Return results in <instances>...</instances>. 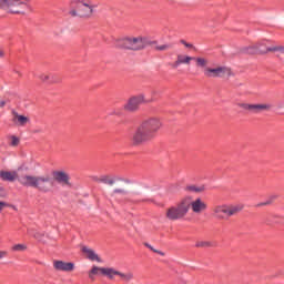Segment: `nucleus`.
<instances>
[{"mask_svg": "<svg viewBox=\"0 0 284 284\" xmlns=\"http://www.w3.org/2000/svg\"><path fill=\"white\" fill-rule=\"evenodd\" d=\"M70 6L75 8L69 11L70 17H80V19H90L97 10V4L91 0H71Z\"/></svg>", "mask_w": 284, "mask_h": 284, "instance_id": "f257e3e1", "label": "nucleus"}, {"mask_svg": "<svg viewBox=\"0 0 284 284\" xmlns=\"http://www.w3.org/2000/svg\"><path fill=\"white\" fill-rule=\"evenodd\" d=\"M243 210L242 205L220 204L212 209L213 216L217 221H229L231 216L239 214Z\"/></svg>", "mask_w": 284, "mask_h": 284, "instance_id": "f03ea898", "label": "nucleus"}, {"mask_svg": "<svg viewBox=\"0 0 284 284\" xmlns=\"http://www.w3.org/2000/svg\"><path fill=\"white\" fill-rule=\"evenodd\" d=\"M30 0H0V10L8 14H26Z\"/></svg>", "mask_w": 284, "mask_h": 284, "instance_id": "7ed1b4c3", "label": "nucleus"}, {"mask_svg": "<svg viewBox=\"0 0 284 284\" xmlns=\"http://www.w3.org/2000/svg\"><path fill=\"white\" fill-rule=\"evenodd\" d=\"M187 204L185 203V197H183L175 205L166 209L165 217L169 221H181L187 216Z\"/></svg>", "mask_w": 284, "mask_h": 284, "instance_id": "20e7f679", "label": "nucleus"}, {"mask_svg": "<svg viewBox=\"0 0 284 284\" xmlns=\"http://www.w3.org/2000/svg\"><path fill=\"white\" fill-rule=\"evenodd\" d=\"M118 48L121 50L139 51L145 49V40L142 37L138 38H123L118 40Z\"/></svg>", "mask_w": 284, "mask_h": 284, "instance_id": "39448f33", "label": "nucleus"}, {"mask_svg": "<svg viewBox=\"0 0 284 284\" xmlns=\"http://www.w3.org/2000/svg\"><path fill=\"white\" fill-rule=\"evenodd\" d=\"M191 61H195L197 68H207V59L205 58H194V57H190V55H183V54H178L176 61L169 63L170 68H172V70H176V68H179V65H190Z\"/></svg>", "mask_w": 284, "mask_h": 284, "instance_id": "423d86ee", "label": "nucleus"}, {"mask_svg": "<svg viewBox=\"0 0 284 284\" xmlns=\"http://www.w3.org/2000/svg\"><path fill=\"white\" fill-rule=\"evenodd\" d=\"M204 77L206 79H223V77H234L232 68L230 67H216V68H206L204 67Z\"/></svg>", "mask_w": 284, "mask_h": 284, "instance_id": "0eeeda50", "label": "nucleus"}, {"mask_svg": "<svg viewBox=\"0 0 284 284\" xmlns=\"http://www.w3.org/2000/svg\"><path fill=\"white\" fill-rule=\"evenodd\" d=\"M184 203L186 204L187 212L191 209L193 214H203L207 210V203L201 197L192 200V196H185Z\"/></svg>", "mask_w": 284, "mask_h": 284, "instance_id": "6e6552de", "label": "nucleus"}, {"mask_svg": "<svg viewBox=\"0 0 284 284\" xmlns=\"http://www.w3.org/2000/svg\"><path fill=\"white\" fill-rule=\"evenodd\" d=\"M140 125L151 135V138L155 139L159 131L163 128V122L159 118H149L144 120Z\"/></svg>", "mask_w": 284, "mask_h": 284, "instance_id": "1a4fd4ad", "label": "nucleus"}, {"mask_svg": "<svg viewBox=\"0 0 284 284\" xmlns=\"http://www.w3.org/2000/svg\"><path fill=\"white\" fill-rule=\"evenodd\" d=\"M152 140V135L140 124L132 134L131 143L132 145H143L144 143H150Z\"/></svg>", "mask_w": 284, "mask_h": 284, "instance_id": "9d476101", "label": "nucleus"}, {"mask_svg": "<svg viewBox=\"0 0 284 284\" xmlns=\"http://www.w3.org/2000/svg\"><path fill=\"white\" fill-rule=\"evenodd\" d=\"M250 50L251 54H267V52H284V47H267V40H263Z\"/></svg>", "mask_w": 284, "mask_h": 284, "instance_id": "9b49d317", "label": "nucleus"}, {"mask_svg": "<svg viewBox=\"0 0 284 284\" xmlns=\"http://www.w3.org/2000/svg\"><path fill=\"white\" fill-rule=\"evenodd\" d=\"M239 108L242 110H246L248 112H254L255 114L258 112H263L265 110H271V104H250V103H239Z\"/></svg>", "mask_w": 284, "mask_h": 284, "instance_id": "f8f14e48", "label": "nucleus"}, {"mask_svg": "<svg viewBox=\"0 0 284 284\" xmlns=\"http://www.w3.org/2000/svg\"><path fill=\"white\" fill-rule=\"evenodd\" d=\"M145 102V97L143 95L133 97L124 105V110H126L128 112H135V110H139V105Z\"/></svg>", "mask_w": 284, "mask_h": 284, "instance_id": "ddd939ff", "label": "nucleus"}, {"mask_svg": "<svg viewBox=\"0 0 284 284\" xmlns=\"http://www.w3.org/2000/svg\"><path fill=\"white\" fill-rule=\"evenodd\" d=\"M53 267L57 272H74V263L72 262L55 260L53 261Z\"/></svg>", "mask_w": 284, "mask_h": 284, "instance_id": "4468645a", "label": "nucleus"}, {"mask_svg": "<svg viewBox=\"0 0 284 284\" xmlns=\"http://www.w3.org/2000/svg\"><path fill=\"white\" fill-rule=\"evenodd\" d=\"M49 182L50 176H38L34 189L39 190V192L48 193L50 192V185H48Z\"/></svg>", "mask_w": 284, "mask_h": 284, "instance_id": "2eb2a0df", "label": "nucleus"}, {"mask_svg": "<svg viewBox=\"0 0 284 284\" xmlns=\"http://www.w3.org/2000/svg\"><path fill=\"white\" fill-rule=\"evenodd\" d=\"M11 114L12 123H14V125H18L19 128H26V124L30 123V118L19 114V112H17L16 110H12Z\"/></svg>", "mask_w": 284, "mask_h": 284, "instance_id": "dca6fc26", "label": "nucleus"}, {"mask_svg": "<svg viewBox=\"0 0 284 284\" xmlns=\"http://www.w3.org/2000/svg\"><path fill=\"white\" fill-rule=\"evenodd\" d=\"M53 179L62 185H70V175L64 171H54Z\"/></svg>", "mask_w": 284, "mask_h": 284, "instance_id": "f3484780", "label": "nucleus"}, {"mask_svg": "<svg viewBox=\"0 0 284 284\" xmlns=\"http://www.w3.org/2000/svg\"><path fill=\"white\" fill-rule=\"evenodd\" d=\"M38 178L34 175H23L19 181L24 187H36Z\"/></svg>", "mask_w": 284, "mask_h": 284, "instance_id": "a211bd4d", "label": "nucleus"}, {"mask_svg": "<svg viewBox=\"0 0 284 284\" xmlns=\"http://www.w3.org/2000/svg\"><path fill=\"white\" fill-rule=\"evenodd\" d=\"M19 174L16 171H0V179L2 181H9V183H13L17 181Z\"/></svg>", "mask_w": 284, "mask_h": 284, "instance_id": "6ab92c4d", "label": "nucleus"}, {"mask_svg": "<svg viewBox=\"0 0 284 284\" xmlns=\"http://www.w3.org/2000/svg\"><path fill=\"white\" fill-rule=\"evenodd\" d=\"M82 252L87 255V258H89V261H98V263H101V258L99 257V255H97L93 250L88 248V246L82 247Z\"/></svg>", "mask_w": 284, "mask_h": 284, "instance_id": "aec40b11", "label": "nucleus"}, {"mask_svg": "<svg viewBox=\"0 0 284 284\" xmlns=\"http://www.w3.org/2000/svg\"><path fill=\"white\" fill-rule=\"evenodd\" d=\"M101 274H103V276H108L109 278H114V276H118V274H120V273H119V271H116L114 268L102 267Z\"/></svg>", "mask_w": 284, "mask_h": 284, "instance_id": "412c9836", "label": "nucleus"}, {"mask_svg": "<svg viewBox=\"0 0 284 284\" xmlns=\"http://www.w3.org/2000/svg\"><path fill=\"white\" fill-rule=\"evenodd\" d=\"M28 244H14L11 246V252H27Z\"/></svg>", "mask_w": 284, "mask_h": 284, "instance_id": "4be33fe9", "label": "nucleus"}, {"mask_svg": "<svg viewBox=\"0 0 284 284\" xmlns=\"http://www.w3.org/2000/svg\"><path fill=\"white\" fill-rule=\"evenodd\" d=\"M186 192H195V193H200L203 192L205 190V187L203 186H196V185H189L185 187Z\"/></svg>", "mask_w": 284, "mask_h": 284, "instance_id": "5701e85b", "label": "nucleus"}, {"mask_svg": "<svg viewBox=\"0 0 284 284\" xmlns=\"http://www.w3.org/2000/svg\"><path fill=\"white\" fill-rule=\"evenodd\" d=\"M118 276H120V278H122L123 281L128 282V281H132L134 278V274L132 273H121L119 272Z\"/></svg>", "mask_w": 284, "mask_h": 284, "instance_id": "b1692460", "label": "nucleus"}, {"mask_svg": "<svg viewBox=\"0 0 284 284\" xmlns=\"http://www.w3.org/2000/svg\"><path fill=\"white\" fill-rule=\"evenodd\" d=\"M100 183H104L105 185H112L113 183H115L114 179L104 175L100 179Z\"/></svg>", "mask_w": 284, "mask_h": 284, "instance_id": "393cba45", "label": "nucleus"}, {"mask_svg": "<svg viewBox=\"0 0 284 284\" xmlns=\"http://www.w3.org/2000/svg\"><path fill=\"white\" fill-rule=\"evenodd\" d=\"M10 139H11V142H10L11 148H17L19 143H21V140L17 135H11Z\"/></svg>", "mask_w": 284, "mask_h": 284, "instance_id": "a878e982", "label": "nucleus"}, {"mask_svg": "<svg viewBox=\"0 0 284 284\" xmlns=\"http://www.w3.org/2000/svg\"><path fill=\"white\" fill-rule=\"evenodd\" d=\"M40 80L43 81L44 83H52V75L42 73L40 75Z\"/></svg>", "mask_w": 284, "mask_h": 284, "instance_id": "bb28decb", "label": "nucleus"}, {"mask_svg": "<svg viewBox=\"0 0 284 284\" xmlns=\"http://www.w3.org/2000/svg\"><path fill=\"white\" fill-rule=\"evenodd\" d=\"M101 270H103V267L93 266L89 273V277L92 278V276L99 274V272L101 273Z\"/></svg>", "mask_w": 284, "mask_h": 284, "instance_id": "cd10ccee", "label": "nucleus"}, {"mask_svg": "<svg viewBox=\"0 0 284 284\" xmlns=\"http://www.w3.org/2000/svg\"><path fill=\"white\" fill-rule=\"evenodd\" d=\"M145 247H148L149 250H151V252H154V254H160V256H165V253H163L162 251H159V250L153 248V246L150 245L149 243H145Z\"/></svg>", "mask_w": 284, "mask_h": 284, "instance_id": "c85d7f7f", "label": "nucleus"}, {"mask_svg": "<svg viewBox=\"0 0 284 284\" xmlns=\"http://www.w3.org/2000/svg\"><path fill=\"white\" fill-rule=\"evenodd\" d=\"M170 44H161V45H156L155 47V50L158 51V52H164L165 50H170Z\"/></svg>", "mask_w": 284, "mask_h": 284, "instance_id": "c756f323", "label": "nucleus"}, {"mask_svg": "<svg viewBox=\"0 0 284 284\" xmlns=\"http://www.w3.org/2000/svg\"><path fill=\"white\" fill-rule=\"evenodd\" d=\"M113 194H128V191L124 189H115L113 190Z\"/></svg>", "mask_w": 284, "mask_h": 284, "instance_id": "7c9ffc66", "label": "nucleus"}, {"mask_svg": "<svg viewBox=\"0 0 284 284\" xmlns=\"http://www.w3.org/2000/svg\"><path fill=\"white\" fill-rule=\"evenodd\" d=\"M136 203H154V200H152V199H144V200L136 201Z\"/></svg>", "mask_w": 284, "mask_h": 284, "instance_id": "2f4dec72", "label": "nucleus"}, {"mask_svg": "<svg viewBox=\"0 0 284 284\" xmlns=\"http://www.w3.org/2000/svg\"><path fill=\"white\" fill-rule=\"evenodd\" d=\"M3 207H10V204L0 201V212H3Z\"/></svg>", "mask_w": 284, "mask_h": 284, "instance_id": "473e14b6", "label": "nucleus"}, {"mask_svg": "<svg viewBox=\"0 0 284 284\" xmlns=\"http://www.w3.org/2000/svg\"><path fill=\"white\" fill-rule=\"evenodd\" d=\"M0 199H6V190L0 186Z\"/></svg>", "mask_w": 284, "mask_h": 284, "instance_id": "72a5a7b5", "label": "nucleus"}, {"mask_svg": "<svg viewBox=\"0 0 284 284\" xmlns=\"http://www.w3.org/2000/svg\"><path fill=\"white\" fill-rule=\"evenodd\" d=\"M8 256V251H0V258H6Z\"/></svg>", "mask_w": 284, "mask_h": 284, "instance_id": "f704fd0d", "label": "nucleus"}, {"mask_svg": "<svg viewBox=\"0 0 284 284\" xmlns=\"http://www.w3.org/2000/svg\"><path fill=\"white\" fill-rule=\"evenodd\" d=\"M182 43H183V45H185V48H192V44H191V43L185 42V40H182Z\"/></svg>", "mask_w": 284, "mask_h": 284, "instance_id": "c9c22d12", "label": "nucleus"}, {"mask_svg": "<svg viewBox=\"0 0 284 284\" xmlns=\"http://www.w3.org/2000/svg\"><path fill=\"white\" fill-rule=\"evenodd\" d=\"M0 108H6V101L4 100H0Z\"/></svg>", "mask_w": 284, "mask_h": 284, "instance_id": "e433bc0d", "label": "nucleus"}, {"mask_svg": "<svg viewBox=\"0 0 284 284\" xmlns=\"http://www.w3.org/2000/svg\"><path fill=\"white\" fill-rule=\"evenodd\" d=\"M1 57H3V51L2 50H0V59H1Z\"/></svg>", "mask_w": 284, "mask_h": 284, "instance_id": "4c0bfd02", "label": "nucleus"}]
</instances>
